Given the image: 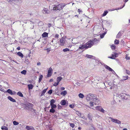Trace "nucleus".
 <instances>
[{"label": "nucleus", "mask_w": 130, "mask_h": 130, "mask_svg": "<svg viewBox=\"0 0 130 130\" xmlns=\"http://www.w3.org/2000/svg\"><path fill=\"white\" fill-rule=\"evenodd\" d=\"M101 108V106H97L95 107V109L96 110L100 111Z\"/></svg>", "instance_id": "nucleus-32"}, {"label": "nucleus", "mask_w": 130, "mask_h": 130, "mask_svg": "<svg viewBox=\"0 0 130 130\" xmlns=\"http://www.w3.org/2000/svg\"><path fill=\"white\" fill-rule=\"evenodd\" d=\"M104 36L103 35V34H102V35H101L100 36V37L101 38H103L104 37Z\"/></svg>", "instance_id": "nucleus-56"}, {"label": "nucleus", "mask_w": 130, "mask_h": 130, "mask_svg": "<svg viewBox=\"0 0 130 130\" xmlns=\"http://www.w3.org/2000/svg\"><path fill=\"white\" fill-rule=\"evenodd\" d=\"M94 128L93 126H91L89 129H88L87 130H94Z\"/></svg>", "instance_id": "nucleus-40"}, {"label": "nucleus", "mask_w": 130, "mask_h": 130, "mask_svg": "<svg viewBox=\"0 0 130 130\" xmlns=\"http://www.w3.org/2000/svg\"><path fill=\"white\" fill-rule=\"evenodd\" d=\"M109 118L112 122L118 124H120L121 122L118 120L115 119H113L111 117H109Z\"/></svg>", "instance_id": "nucleus-7"}, {"label": "nucleus", "mask_w": 130, "mask_h": 130, "mask_svg": "<svg viewBox=\"0 0 130 130\" xmlns=\"http://www.w3.org/2000/svg\"><path fill=\"white\" fill-rule=\"evenodd\" d=\"M104 67L106 69L108 70L109 71H113V72H115L111 68H110L108 66L106 65H105L104 66Z\"/></svg>", "instance_id": "nucleus-13"}, {"label": "nucleus", "mask_w": 130, "mask_h": 130, "mask_svg": "<svg viewBox=\"0 0 130 130\" xmlns=\"http://www.w3.org/2000/svg\"><path fill=\"white\" fill-rule=\"evenodd\" d=\"M87 100L89 101L90 105L91 106H93V105H98L99 104V100L94 95L90 93L87 95Z\"/></svg>", "instance_id": "nucleus-1"}, {"label": "nucleus", "mask_w": 130, "mask_h": 130, "mask_svg": "<svg viewBox=\"0 0 130 130\" xmlns=\"http://www.w3.org/2000/svg\"><path fill=\"white\" fill-rule=\"evenodd\" d=\"M86 57L88 58H93L94 56L92 55H90L88 54H87L86 56Z\"/></svg>", "instance_id": "nucleus-19"}, {"label": "nucleus", "mask_w": 130, "mask_h": 130, "mask_svg": "<svg viewBox=\"0 0 130 130\" xmlns=\"http://www.w3.org/2000/svg\"><path fill=\"white\" fill-rule=\"evenodd\" d=\"M65 89V88L64 87H61L60 88V89L61 90H64Z\"/></svg>", "instance_id": "nucleus-53"}, {"label": "nucleus", "mask_w": 130, "mask_h": 130, "mask_svg": "<svg viewBox=\"0 0 130 130\" xmlns=\"http://www.w3.org/2000/svg\"><path fill=\"white\" fill-rule=\"evenodd\" d=\"M78 96L80 98H83L84 97V95L81 93H80L79 94Z\"/></svg>", "instance_id": "nucleus-30"}, {"label": "nucleus", "mask_w": 130, "mask_h": 130, "mask_svg": "<svg viewBox=\"0 0 130 130\" xmlns=\"http://www.w3.org/2000/svg\"><path fill=\"white\" fill-rule=\"evenodd\" d=\"M33 87V86L32 84H29L28 85V88L29 90L32 89Z\"/></svg>", "instance_id": "nucleus-21"}, {"label": "nucleus", "mask_w": 130, "mask_h": 130, "mask_svg": "<svg viewBox=\"0 0 130 130\" xmlns=\"http://www.w3.org/2000/svg\"><path fill=\"white\" fill-rule=\"evenodd\" d=\"M125 58L127 60H129L130 59V57L127 56H126L125 57Z\"/></svg>", "instance_id": "nucleus-49"}, {"label": "nucleus", "mask_w": 130, "mask_h": 130, "mask_svg": "<svg viewBox=\"0 0 130 130\" xmlns=\"http://www.w3.org/2000/svg\"><path fill=\"white\" fill-rule=\"evenodd\" d=\"M59 83L57 82V83H55L53 85V86H57L58 84Z\"/></svg>", "instance_id": "nucleus-42"}, {"label": "nucleus", "mask_w": 130, "mask_h": 130, "mask_svg": "<svg viewBox=\"0 0 130 130\" xmlns=\"http://www.w3.org/2000/svg\"><path fill=\"white\" fill-rule=\"evenodd\" d=\"M52 90H50L48 91V93L50 94H51L52 93Z\"/></svg>", "instance_id": "nucleus-44"}, {"label": "nucleus", "mask_w": 130, "mask_h": 130, "mask_svg": "<svg viewBox=\"0 0 130 130\" xmlns=\"http://www.w3.org/2000/svg\"><path fill=\"white\" fill-rule=\"evenodd\" d=\"M42 12L43 14H49L50 12V11L47 8H44L42 10Z\"/></svg>", "instance_id": "nucleus-10"}, {"label": "nucleus", "mask_w": 130, "mask_h": 130, "mask_svg": "<svg viewBox=\"0 0 130 130\" xmlns=\"http://www.w3.org/2000/svg\"><path fill=\"white\" fill-rule=\"evenodd\" d=\"M22 106L24 107V109L27 110H31L32 108L33 105L32 104L27 103L26 104H23Z\"/></svg>", "instance_id": "nucleus-3"}, {"label": "nucleus", "mask_w": 130, "mask_h": 130, "mask_svg": "<svg viewBox=\"0 0 130 130\" xmlns=\"http://www.w3.org/2000/svg\"><path fill=\"white\" fill-rule=\"evenodd\" d=\"M65 6V4L63 3H61L58 5H55L53 9L54 10L60 11L62 10Z\"/></svg>", "instance_id": "nucleus-2"}, {"label": "nucleus", "mask_w": 130, "mask_h": 130, "mask_svg": "<svg viewBox=\"0 0 130 130\" xmlns=\"http://www.w3.org/2000/svg\"><path fill=\"white\" fill-rule=\"evenodd\" d=\"M88 117L89 118V119L90 121H92V117H91L90 114H88Z\"/></svg>", "instance_id": "nucleus-23"}, {"label": "nucleus", "mask_w": 130, "mask_h": 130, "mask_svg": "<svg viewBox=\"0 0 130 130\" xmlns=\"http://www.w3.org/2000/svg\"><path fill=\"white\" fill-rule=\"evenodd\" d=\"M69 106L70 107L72 108H73L74 107V106L73 105H69Z\"/></svg>", "instance_id": "nucleus-51"}, {"label": "nucleus", "mask_w": 130, "mask_h": 130, "mask_svg": "<svg viewBox=\"0 0 130 130\" xmlns=\"http://www.w3.org/2000/svg\"><path fill=\"white\" fill-rule=\"evenodd\" d=\"M55 111V110L53 108H52L50 110V112H51L52 113H54Z\"/></svg>", "instance_id": "nucleus-31"}, {"label": "nucleus", "mask_w": 130, "mask_h": 130, "mask_svg": "<svg viewBox=\"0 0 130 130\" xmlns=\"http://www.w3.org/2000/svg\"><path fill=\"white\" fill-rule=\"evenodd\" d=\"M69 50H70L69 48H66L65 49H63V51L64 52H67L69 51Z\"/></svg>", "instance_id": "nucleus-36"}, {"label": "nucleus", "mask_w": 130, "mask_h": 130, "mask_svg": "<svg viewBox=\"0 0 130 130\" xmlns=\"http://www.w3.org/2000/svg\"><path fill=\"white\" fill-rule=\"evenodd\" d=\"M55 102V101L54 99L50 101V105L53 104Z\"/></svg>", "instance_id": "nucleus-35"}, {"label": "nucleus", "mask_w": 130, "mask_h": 130, "mask_svg": "<svg viewBox=\"0 0 130 130\" xmlns=\"http://www.w3.org/2000/svg\"><path fill=\"white\" fill-rule=\"evenodd\" d=\"M50 105L51 106V107L52 108L54 109V108H56L57 107L56 105L54 104H52V105Z\"/></svg>", "instance_id": "nucleus-29"}, {"label": "nucleus", "mask_w": 130, "mask_h": 130, "mask_svg": "<svg viewBox=\"0 0 130 130\" xmlns=\"http://www.w3.org/2000/svg\"><path fill=\"white\" fill-rule=\"evenodd\" d=\"M84 48H87L86 44L84 45H80L79 47V49H82Z\"/></svg>", "instance_id": "nucleus-11"}, {"label": "nucleus", "mask_w": 130, "mask_h": 130, "mask_svg": "<svg viewBox=\"0 0 130 130\" xmlns=\"http://www.w3.org/2000/svg\"><path fill=\"white\" fill-rule=\"evenodd\" d=\"M128 76H123L122 77V78L123 80H125L128 79Z\"/></svg>", "instance_id": "nucleus-25"}, {"label": "nucleus", "mask_w": 130, "mask_h": 130, "mask_svg": "<svg viewBox=\"0 0 130 130\" xmlns=\"http://www.w3.org/2000/svg\"><path fill=\"white\" fill-rule=\"evenodd\" d=\"M38 82L39 83H40L41 82V75H40L39 76V78Z\"/></svg>", "instance_id": "nucleus-47"}, {"label": "nucleus", "mask_w": 130, "mask_h": 130, "mask_svg": "<svg viewBox=\"0 0 130 130\" xmlns=\"http://www.w3.org/2000/svg\"><path fill=\"white\" fill-rule=\"evenodd\" d=\"M26 70H24L21 72V74L25 75L26 74Z\"/></svg>", "instance_id": "nucleus-33"}, {"label": "nucleus", "mask_w": 130, "mask_h": 130, "mask_svg": "<svg viewBox=\"0 0 130 130\" xmlns=\"http://www.w3.org/2000/svg\"><path fill=\"white\" fill-rule=\"evenodd\" d=\"M78 11L79 13L80 12H82L79 9H78Z\"/></svg>", "instance_id": "nucleus-58"}, {"label": "nucleus", "mask_w": 130, "mask_h": 130, "mask_svg": "<svg viewBox=\"0 0 130 130\" xmlns=\"http://www.w3.org/2000/svg\"><path fill=\"white\" fill-rule=\"evenodd\" d=\"M121 36V32H119L118 34H117L116 36V38H119Z\"/></svg>", "instance_id": "nucleus-28"}, {"label": "nucleus", "mask_w": 130, "mask_h": 130, "mask_svg": "<svg viewBox=\"0 0 130 130\" xmlns=\"http://www.w3.org/2000/svg\"><path fill=\"white\" fill-rule=\"evenodd\" d=\"M12 61H14L16 63L18 64V63L17 62V61L15 60H12Z\"/></svg>", "instance_id": "nucleus-59"}, {"label": "nucleus", "mask_w": 130, "mask_h": 130, "mask_svg": "<svg viewBox=\"0 0 130 130\" xmlns=\"http://www.w3.org/2000/svg\"><path fill=\"white\" fill-rule=\"evenodd\" d=\"M123 130H127V129L126 128H124Z\"/></svg>", "instance_id": "nucleus-64"}, {"label": "nucleus", "mask_w": 130, "mask_h": 130, "mask_svg": "<svg viewBox=\"0 0 130 130\" xmlns=\"http://www.w3.org/2000/svg\"><path fill=\"white\" fill-rule=\"evenodd\" d=\"M6 92L11 95H12V91L11 90L9 89L6 91Z\"/></svg>", "instance_id": "nucleus-20"}, {"label": "nucleus", "mask_w": 130, "mask_h": 130, "mask_svg": "<svg viewBox=\"0 0 130 130\" xmlns=\"http://www.w3.org/2000/svg\"><path fill=\"white\" fill-rule=\"evenodd\" d=\"M37 65H40V62L37 63Z\"/></svg>", "instance_id": "nucleus-60"}, {"label": "nucleus", "mask_w": 130, "mask_h": 130, "mask_svg": "<svg viewBox=\"0 0 130 130\" xmlns=\"http://www.w3.org/2000/svg\"><path fill=\"white\" fill-rule=\"evenodd\" d=\"M12 95H15L16 94V92L15 91H14L13 92H12Z\"/></svg>", "instance_id": "nucleus-54"}, {"label": "nucleus", "mask_w": 130, "mask_h": 130, "mask_svg": "<svg viewBox=\"0 0 130 130\" xmlns=\"http://www.w3.org/2000/svg\"><path fill=\"white\" fill-rule=\"evenodd\" d=\"M48 33L44 32L42 35V36L43 38H45L48 36Z\"/></svg>", "instance_id": "nucleus-15"}, {"label": "nucleus", "mask_w": 130, "mask_h": 130, "mask_svg": "<svg viewBox=\"0 0 130 130\" xmlns=\"http://www.w3.org/2000/svg\"><path fill=\"white\" fill-rule=\"evenodd\" d=\"M108 12L107 11H105L103 14V16H105L107 14Z\"/></svg>", "instance_id": "nucleus-38"}, {"label": "nucleus", "mask_w": 130, "mask_h": 130, "mask_svg": "<svg viewBox=\"0 0 130 130\" xmlns=\"http://www.w3.org/2000/svg\"><path fill=\"white\" fill-rule=\"evenodd\" d=\"M7 98L9 100L12 102H16L15 100L10 96H8Z\"/></svg>", "instance_id": "nucleus-14"}, {"label": "nucleus", "mask_w": 130, "mask_h": 130, "mask_svg": "<svg viewBox=\"0 0 130 130\" xmlns=\"http://www.w3.org/2000/svg\"><path fill=\"white\" fill-rule=\"evenodd\" d=\"M67 93V92L66 90H64L61 93V94L63 96H65Z\"/></svg>", "instance_id": "nucleus-16"}, {"label": "nucleus", "mask_w": 130, "mask_h": 130, "mask_svg": "<svg viewBox=\"0 0 130 130\" xmlns=\"http://www.w3.org/2000/svg\"><path fill=\"white\" fill-rule=\"evenodd\" d=\"M96 40H95V41H94V44H96V43H97L98 41V40L97 39H96Z\"/></svg>", "instance_id": "nucleus-48"}, {"label": "nucleus", "mask_w": 130, "mask_h": 130, "mask_svg": "<svg viewBox=\"0 0 130 130\" xmlns=\"http://www.w3.org/2000/svg\"><path fill=\"white\" fill-rule=\"evenodd\" d=\"M47 89H45L42 91V94H41V95H44V94L46 92V91Z\"/></svg>", "instance_id": "nucleus-37"}, {"label": "nucleus", "mask_w": 130, "mask_h": 130, "mask_svg": "<svg viewBox=\"0 0 130 130\" xmlns=\"http://www.w3.org/2000/svg\"><path fill=\"white\" fill-rule=\"evenodd\" d=\"M115 10H116V9H114V8H113V9H111L109 10V11H111Z\"/></svg>", "instance_id": "nucleus-52"}, {"label": "nucleus", "mask_w": 130, "mask_h": 130, "mask_svg": "<svg viewBox=\"0 0 130 130\" xmlns=\"http://www.w3.org/2000/svg\"><path fill=\"white\" fill-rule=\"evenodd\" d=\"M101 109L100 110V111L101 112H104V109L102 108V107H101Z\"/></svg>", "instance_id": "nucleus-41"}, {"label": "nucleus", "mask_w": 130, "mask_h": 130, "mask_svg": "<svg viewBox=\"0 0 130 130\" xmlns=\"http://www.w3.org/2000/svg\"><path fill=\"white\" fill-rule=\"evenodd\" d=\"M17 49L18 50H20V47H19L17 48Z\"/></svg>", "instance_id": "nucleus-57"}, {"label": "nucleus", "mask_w": 130, "mask_h": 130, "mask_svg": "<svg viewBox=\"0 0 130 130\" xmlns=\"http://www.w3.org/2000/svg\"><path fill=\"white\" fill-rule=\"evenodd\" d=\"M58 37H59V35L57 34H56L55 36V38H58Z\"/></svg>", "instance_id": "nucleus-46"}, {"label": "nucleus", "mask_w": 130, "mask_h": 130, "mask_svg": "<svg viewBox=\"0 0 130 130\" xmlns=\"http://www.w3.org/2000/svg\"><path fill=\"white\" fill-rule=\"evenodd\" d=\"M119 40L117 39H116L114 41V43L115 44H119Z\"/></svg>", "instance_id": "nucleus-26"}, {"label": "nucleus", "mask_w": 130, "mask_h": 130, "mask_svg": "<svg viewBox=\"0 0 130 130\" xmlns=\"http://www.w3.org/2000/svg\"><path fill=\"white\" fill-rule=\"evenodd\" d=\"M95 40H96V38H94L93 40L92 41H90L87 42L86 44V45H87V48L89 47H90L91 46L93 45V44H94V41Z\"/></svg>", "instance_id": "nucleus-5"}, {"label": "nucleus", "mask_w": 130, "mask_h": 130, "mask_svg": "<svg viewBox=\"0 0 130 130\" xmlns=\"http://www.w3.org/2000/svg\"><path fill=\"white\" fill-rule=\"evenodd\" d=\"M126 72L128 74H130V72L128 70H126Z\"/></svg>", "instance_id": "nucleus-45"}, {"label": "nucleus", "mask_w": 130, "mask_h": 130, "mask_svg": "<svg viewBox=\"0 0 130 130\" xmlns=\"http://www.w3.org/2000/svg\"><path fill=\"white\" fill-rule=\"evenodd\" d=\"M128 0H125L124 1V2L125 3H126V2H127L128 1Z\"/></svg>", "instance_id": "nucleus-62"}, {"label": "nucleus", "mask_w": 130, "mask_h": 130, "mask_svg": "<svg viewBox=\"0 0 130 130\" xmlns=\"http://www.w3.org/2000/svg\"><path fill=\"white\" fill-rule=\"evenodd\" d=\"M118 95V97H121L122 99L125 100H126L129 98V96L128 95L123 93H120Z\"/></svg>", "instance_id": "nucleus-4"}, {"label": "nucleus", "mask_w": 130, "mask_h": 130, "mask_svg": "<svg viewBox=\"0 0 130 130\" xmlns=\"http://www.w3.org/2000/svg\"><path fill=\"white\" fill-rule=\"evenodd\" d=\"M53 72V70L52 68L50 67L48 69V73L47 74V76L48 77H50L52 74Z\"/></svg>", "instance_id": "nucleus-8"}, {"label": "nucleus", "mask_w": 130, "mask_h": 130, "mask_svg": "<svg viewBox=\"0 0 130 130\" xmlns=\"http://www.w3.org/2000/svg\"><path fill=\"white\" fill-rule=\"evenodd\" d=\"M17 94L21 97H23V94L21 92H18L17 93Z\"/></svg>", "instance_id": "nucleus-24"}, {"label": "nucleus", "mask_w": 130, "mask_h": 130, "mask_svg": "<svg viewBox=\"0 0 130 130\" xmlns=\"http://www.w3.org/2000/svg\"><path fill=\"white\" fill-rule=\"evenodd\" d=\"M48 26L49 27L51 26V24H48Z\"/></svg>", "instance_id": "nucleus-61"}, {"label": "nucleus", "mask_w": 130, "mask_h": 130, "mask_svg": "<svg viewBox=\"0 0 130 130\" xmlns=\"http://www.w3.org/2000/svg\"><path fill=\"white\" fill-rule=\"evenodd\" d=\"M112 56L109 57L108 58L111 59H114L115 58L117 57L118 56V54L117 53H114L112 55Z\"/></svg>", "instance_id": "nucleus-9"}, {"label": "nucleus", "mask_w": 130, "mask_h": 130, "mask_svg": "<svg viewBox=\"0 0 130 130\" xmlns=\"http://www.w3.org/2000/svg\"><path fill=\"white\" fill-rule=\"evenodd\" d=\"M66 102L65 100H62L60 102V104L62 105H66Z\"/></svg>", "instance_id": "nucleus-17"}, {"label": "nucleus", "mask_w": 130, "mask_h": 130, "mask_svg": "<svg viewBox=\"0 0 130 130\" xmlns=\"http://www.w3.org/2000/svg\"><path fill=\"white\" fill-rule=\"evenodd\" d=\"M111 48L112 49L115 50L116 48V46L113 45L111 46Z\"/></svg>", "instance_id": "nucleus-39"}, {"label": "nucleus", "mask_w": 130, "mask_h": 130, "mask_svg": "<svg viewBox=\"0 0 130 130\" xmlns=\"http://www.w3.org/2000/svg\"><path fill=\"white\" fill-rule=\"evenodd\" d=\"M17 55L21 57L22 58H23V54L20 52H19L17 53Z\"/></svg>", "instance_id": "nucleus-22"}, {"label": "nucleus", "mask_w": 130, "mask_h": 130, "mask_svg": "<svg viewBox=\"0 0 130 130\" xmlns=\"http://www.w3.org/2000/svg\"><path fill=\"white\" fill-rule=\"evenodd\" d=\"M70 124L71 126L73 128L75 126L74 124L70 123Z\"/></svg>", "instance_id": "nucleus-43"}, {"label": "nucleus", "mask_w": 130, "mask_h": 130, "mask_svg": "<svg viewBox=\"0 0 130 130\" xmlns=\"http://www.w3.org/2000/svg\"><path fill=\"white\" fill-rule=\"evenodd\" d=\"M66 40L64 38H62L60 40L59 45L61 46H64Z\"/></svg>", "instance_id": "nucleus-6"}, {"label": "nucleus", "mask_w": 130, "mask_h": 130, "mask_svg": "<svg viewBox=\"0 0 130 130\" xmlns=\"http://www.w3.org/2000/svg\"><path fill=\"white\" fill-rule=\"evenodd\" d=\"M77 114L78 116H80L81 115V113L79 112H77Z\"/></svg>", "instance_id": "nucleus-50"}, {"label": "nucleus", "mask_w": 130, "mask_h": 130, "mask_svg": "<svg viewBox=\"0 0 130 130\" xmlns=\"http://www.w3.org/2000/svg\"><path fill=\"white\" fill-rule=\"evenodd\" d=\"M13 123L14 125H17L19 124V123L16 121H14L13 122Z\"/></svg>", "instance_id": "nucleus-34"}, {"label": "nucleus", "mask_w": 130, "mask_h": 130, "mask_svg": "<svg viewBox=\"0 0 130 130\" xmlns=\"http://www.w3.org/2000/svg\"><path fill=\"white\" fill-rule=\"evenodd\" d=\"M78 129H81V128L80 127H79L78 128Z\"/></svg>", "instance_id": "nucleus-63"}, {"label": "nucleus", "mask_w": 130, "mask_h": 130, "mask_svg": "<svg viewBox=\"0 0 130 130\" xmlns=\"http://www.w3.org/2000/svg\"><path fill=\"white\" fill-rule=\"evenodd\" d=\"M62 77H59L57 78V82L59 84V82L62 79Z\"/></svg>", "instance_id": "nucleus-18"}, {"label": "nucleus", "mask_w": 130, "mask_h": 130, "mask_svg": "<svg viewBox=\"0 0 130 130\" xmlns=\"http://www.w3.org/2000/svg\"><path fill=\"white\" fill-rule=\"evenodd\" d=\"M25 128L28 130H35L33 127L28 126H27Z\"/></svg>", "instance_id": "nucleus-12"}, {"label": "nucleus", "mask_w": 130, "mask_h": 130, "mask_svg": "<svg viewBox=\"0 0 130 130\" xmlns=\"http://www.w3.org/2000/svg\"><path fill=\"white\" fill-rule=\"evenodd\" d=\"M1 129L2 130H8V128L6 126H2L1 127Z\"/></svg>", "instance_id": "nucleus-27"}, {"label": "nucleus", "mask_w": 130, "mask_h": 130, "mask_svg": "<svg viewBox=\"0 0 130 130\" xmlns=\"http://www.w3.org/2000/svg\"><path fill=\"white\" fill-rule=\"evenodd\" d=\"M53 81V80L52 79H51L49 81L50 82H52Z\"/></svg>", "instance_id": "nucleus-55"}]
</instances>
